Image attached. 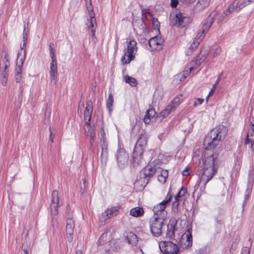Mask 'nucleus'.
<instances>
[{"label": "nucleus", "mask_w": 254, "mask_h": 254, "mask_svg": "<svg viewBox=\"0 0 254 254\" xmlns=\"http://www.w3.org/2000/svg\"><path fill=\"white\" fill-rule=\"evenodd\" d=\"M112 239V233L109 230L102 234L99 240V243L100 245H104L110 242Z\"/></svg>", "instance_id": "nucleus-22"}, {"label": "nucleus", "mask_w": 254, "mask_h": 254, "mask_svg": "<svg viewBox=\"0 0 254 254\" xmlns=\"http://www.w3.org/2000/svg\"><path fill=\"white\" fill-rule=\"evenodd\" d=\"M178 4V0H171L170 5L172 7H176Z\"/></svg>", "instance_id": "nucleus-47"}, {"label": "nucleus", "mask_w": 254, "mask_h": 254, "mask_svg": "<svg viewBox=\"0 0 254 254\" xmlns=\"http://www.w3.org/2000/svg\"><path fill=\"white\" fill-rule=\"evenodd\" d=\"M158 180L160 183L162 184H164L166 182V179L160 174L158 176Z\"/></svg>", "instance_id": "nucleus-46"}, {"label": "nucleus", "mask_w": 254, "mask_h": 254, "mask_svg": "<svg viewBox=\"0 0 254 254\" xmlns=\"http://www.w3.org/2000/svg\"><path fill=\"white\" fill-rule=\"evenodd\" d=\"M153 25L157 27L158 26L159 24V22H158V20L157 19H155L154 18H153Z\"/></svg>", "instance_id": "nucleus-53"}, {"label": "nucleus", "mask_w": 254, "mask_h": 254, "mask_svg": "<svg viewBox=\"0 0 254 254\" xmlns=\"http://www.w3.org/2000/svg\"><path fill=\"white\" fill-rule=\"evenodd\" d=\"M117 159L119 166L124 167L127 164L128 156L125 150L120 149L117 154Z\"/></svg>", "instance_id": "nucleus-12"}, {"label": "nucleus", "mask_w": 254, "mask_h": 254, "mask_svg": "<svg viewBox=\"0 0 254 254\" xmlns=\"http://www.w3.org/2000/svg\"><path fill=\"white\" fill-rule=\"evenodd\" d=\"M177 230L175 226L171 224L168 226V232L167 235L168 238L172 239L175 237V231Z\"/></svg>", "instance_id": "nucleus-31"}, {"label": "nucleus", "mask_w": 254, "mask_h": 254, "mask_svg": "<svg viewBox=\"0 0 254 254\" xmlns=\"http://www.w3.org/2000/svg\"><path fill=\"white\" fill-rule=\"evenodd\" d=\"M173 111H174L172 106L168 105L163 111L161 112L158 115H157V121H161L164 118L167 117L168 115Z\"/></svg>", "instance_id": "nucleus-21"}, {"label": "nucleus", "mask_w": 254, "mask_h": 254, "mask_svg": "<svg viewBox=\"0 0 254 254\" xmlns=\"http://www.w3.org/2000/svg\"><path fill=\"white\" fill-rule=\"evenodd\" d=\"M1 76H2V78L1 80L2 84L5 86L6 84L7 81L8 73L6 72H3V73H1Z\"/></svg>", "instance_id": "nucleus-42"}, {"label": "nucleus", "mask_w": 254, "mask_h": 254, "mask_svg": "<svg viewBox=\"0 0 254 254\" xmlns=\"http://www.w3.org/2000/svg\"><path fill=\"white\" fill-rule=\"evenodd\" d=\"M211 0H197L196 7L199 9H202L208 6Z\"/></svg>", "instance_id": "nucleus-29"}, {"label": "nucleus", "mask_w": 254, "mask_h": 254, "mask_svg": "<svg viewBox=\"0 0 254 254\" xmlns=\"http://www.w3.org/2000/svg\"><path fill=\"white\" fill-rule=\"evenodd\" d=\"M142 13H145L147 12V10L146 9H142Z\"/></svg>", "instance_id": "nucleus-61"}, {"label": "nucleus", "mask_w": 254, "mask_h": 254, "mask_svg": "<svg viewBox=\"0 0 254 254\" xmlns=\"http://www.w3.org/2000/svg\"><path fill=\"white\" fill-rule=\"evenodd\" d=\"M119 209L120 207L114 206L110 208L107 209V210L108 211L109 214L110 215V216L113 217L117 215L119 213Z\"/></svg>", "instance_id": "nucleus-34"}, {"label": "nucleus", "mask_w": 254, "mask_h": 254, "mask_svg": "<svg viewBox=\"0 0 254 254\" xmlns=\"http://www.w3.org/2000/svg\"><path fill=\"white\" fill-rule=\"evenodd\" d=\"M216 50L218 51V53H219L220 52V51H221V50L220 49H219V48H218Z\"/></svg>", "instance_id": "nucleus-63"}, {"label": "nucleus", "mask_w": 254, "mask_h": 254, "mask_svg": "<svg viewBox=\"0 0 254 254\" xmlns=\"http://www.w3.org/2000/svg\"><path fill=\"white\" fill-rule=\"evenodd\" d=\"M112 217L110 216V215L108 213V211L107 210H106L104 212H103L102 214L101 215V220L102 221H105L106 220H108V219L111 218Z\"/></svg>", "instance_id": "nucleus-41"}, {"label": "nucleus", "mask_w": 254, "mask_h": 254, "mask_svg": "<svg viewBox=\"0 0 254 254\" xmlns=\"http://www.w3.org/2000/svg\"><path fill=\"white\" fill-rule=\"evenodd\" d=\"M50 76L52 80H55L56 82V79L58 76L57 72V63L56 60H52L50 64Z\"/></svg>", "instance_id": "nucleus-20"}, {"label": "nucleus", "mask_w": 254, "mask_h": 254, "mask_svg": "<svg viewBox=\"0 0 254 254\" xmlns=\"http://www.w3.org/2000/svg\"><path fill=\"white\" fill-rule=\"evenodd\" d=\"M23 55H21L20 52L18 53L16 67L15 68V80L17 83H19L21 80V73L22 71V66L25 59V51H23Z\"/></svg>", "instance_id": "nucleus-9"}, {"label": "nucleus", "mask_w": 254, "mask_h": 254, "mask_svg": "<svg viewBox=\"0 0 254 254\" xmlns=\"http://www.w3.org/2000/svg\"><path fill=\"white\" fill-rule=\"evenodd\" d=\"M143 172L145 177L150 178L155 174L156 169L154 167L147 166L144 168Z\"/></svg>", "instance_id": "nucleus-26"}, {"label": "nucleus", "mask_w": 254, "mask_h": 254, "mask_svg": "<svg viewBox=\"0 0 254 254\" xmlns=\"http://www.w3.org/2000/svg\"><path fill=\"white\" fill-rule=\"evenodd\" d=\"M172 198V195L171 192H169L166 196L165 198L161 202L164 205L167 206L170 203V202Z\"/></svg>", "instance_id": "nucleus-37"}, {"label": "nucleus", "mask_w": 254, "mask_h": 254, "mask_svg": "<svg viewBox=\"0 0 254 254\" xmlns=\"http://www.w3.org/2000/svg\"><path fill=\"white\" fill-rule=\"evenodd\" d=\"M143 214V209L139 206L135 207L130 210V215L134 217H141Z\"/></svg>", "instance_id": "nucleus-24"}, {"label": "nucleus", "mask_w": 254, "mask_h": 254, "mask_svg": "<svg viewBox=\"0 0 254 254\" xmlns=\"http://www.w3.org/2000/svg\"><path fill=\"white\" fill-rule=\"evenodd\" d=\"M61 205L60 202L59 193L57 190H54L52 192V202L51 209L52 213L56 214L57 213L58 209L59 206Z\"/></svg>", "instance_id": "nucleus-14"}, {"label": "nucleus", "mask_w": 254, "mask_h": 254, "mask_svg": "<svg viewBox=\"0 0 254 254\" xmlns=\"http://www.w3.org/2000/svg\"><path fill=\"white\" fill-rule=\"evenodd\" d=\"M203 102V99L202 98H196L194 101V106H196L197 105L201 104Z\"/></svg>", "instance_id": "nucleus-44"}, {"label": "nucleus", "mask_w": 254, "mask_h": 254, "mask_svg": "<svg viewBox=\"0 0 254 254\" xmlns=\"http://www.w3.org/2000/svg\"><path fill=\"white\" fill-rule=\"evenodd\" d=\"M89 17L90 22L88 24H87V27L88 28L91 29L92 36H94L96 28L97 27L96 20L95 17V14H91V15H89Z\"/></svg>", "instance_id": "nucleus-23"}, {"label": "nucleus", "mask_w": 254, "mask_h": 254, "mask_svg": "<svg viewBox=\"0 0 254 254\" xmlns=\"http://www.w3.org/2000/svg\"><path fill=\"white\" fill-rule=\"evenodd\" d=\"M219 83V80L218 79L216 81V83L215 84H216V85Z\"/></svg>", "instance_id": "nucleus-64"}, {"label": "nucleus", "mask_w": 254, "mask_h": 254, "mask_svg": "<svg viewBox=\"0 0 254 254\" xmlns=\"http://www.w3.org/2000/svg\"><path fill=\"white\" fill-rule=\"evenodd\" d=\"M189 168L188 167H187L186 168V169L183 171V172H182L183 175L185 176H187L189 175L190 173L189 172Z\"/></svg>", "instance_id": "nucleus-50"}, {"label": "nucleus", "mask_w": 254, "mask_h": 254, "mask_svg": "<svg viewBox=\"0 0 254 254\" xmlns=\"http://www.w3.org/2000/svg\"><path fill=\"white\" fill-rule=\"evenodd\" d=\"M182 95H180V96L176 97L172 101L169 106H171L173 110L175 111L176 108L181 104L182 102Z\"/></svg>", "instance_id": "nucleus-27"}, {"label": "nucleus", "mask_w": 254, "mask_h": 254, "mask_svg": "<svg viewBox=\"0 0 254 254\" xmlns=\"http://www.w3.org/2000/svg\"><path fill=\"white\" fill-rule=\"evenodd\" d=\"M187 192V190L184 188H182L177 195L175 196V199H177V198H180L184 196Z\"/></svg>", "instance_id": "nucleus-39"}, {"label": "nucleus", "mask_w": 254, "mask_h": 254, "mask_svg": "<svg viewBox=\"0 0 254 254\" xmlns=\"http://www.w3.org/2000/svg\"><path fill=\"white\" fill-rule=\"evenodd\" d=\"M238 2H236V1H234L232 4H231L228 9L226 10L225 12L226 13V15H229L230 14V13L234 11H239L238 10Z\"/></svg>", "instance_id": "nucleus-28"}, {"label": "nucleus", "mask_w": 254, "mask_h": 254, "mask_svg": "<svg viewBox=\"0 0 254 254\" xmlns=\"http://www.w3.org/2000/svg\"><path fill=\"white\" fill-rule=\"evenodd\" d=\"M76 254H82V252L80 250H78L76 252Z\"/></svg>", "instance_id": "nucleus-59"}, {"label": "nucleus", "mask_w": 254, "mask_h": 254, "mask_svg": "<svg viewBox=\"0 0 254 254\" xmlns=\"http://www.w3.org/2000/svg\"><path fill=\"white\" fill-rule=\"evenodd\" d=\"M125 80L126 83L129 84L132 87H135L137 85V80L133 77L126 75L125 76Z\"/></svg>", "instance_id": "nucleus-33"}, {"label": "nucleus", "mask_w": 254, "mask_h": 254, "mask_svg": "<svg viewBox=\"0 0 254 254\" xmlns=\"http://www.w3.org/2000/svg\"><path fill=\"white\" fill-rule=\"evenodd\" d=\"M147 137L145 134H141L134 146L132 155L133 164L134 166L140 164L143 153V147L147 144Z\"/></svg>", "instance_id": "nucleus-3"}, {"label": "nucleus", "mask_w": 254, "mask_h": 254, "mask_svg": "<svg viewBox=\"0 0 254 254\" xmlns=\"http://www.w3.org/2000/svg\"><path fill=\"white\" fill-rule=\"evenodd\" d=\"M95 135V132L93 128H92L91 132H90V137L91 139L93 140L94 137Z\"/></svg>", "instance_id": "nucleus-51"}, {"label": "nucleus", "mask_w": 254, "mask_h": 254, "mask_svg": "<svg viewBox=\"0 0 254 254\" xmlns=\"http://www.w3.org/2000/svg\"><path fill=\"white\" fill-rule=\"evenodd\" d=\"M27 32H26V28H24V31H23V45L22 47H21V53L22 52V50L24 49V47H25V45L27 42Z\"/></svg>", "instance_id": "nucleus-40"}, {"label": "nucleus", "mask_w": 254, "mask_h": 254, "mask_svg": "<svg viewBox=\"0 0 254 254\" xmlns=\"http://www.w3.org/2000/svg\"><path fill=\"white\" fill-rule=\"evenodd\" d=\"M50 55L52 60H56L54 49H50Z\"/></svg>", "instance_id": "nucleus-48"}, {"label": "nucleus", "mask_w": 254, "mask_h": 254, "mask_svg": "<svg viewBox=\"0 0 254 254\" xmlns=\"http://www.w3.org/2000/svg\"><path fill=\"white\" fill-rule=\"evenodd\" d=\"M184 3L190 4L196 2L197 0H181Z\"/></svg>", "instance_id": "nucleus-49"}, {"label": "nucleus", "mask_w": 254, "mask_h": 254, "mask_svg": "<svg viewBox=\"0 0 254 254\" xmlns=\"http://www.w3.org/2000/svg\"><path fill=\"white\" fill-rule=\"evenodd\" d=\"M114 102V97L113 94L111 93L109 95L108 98L106 102V106L109 110V113H111L113 110Z\"/></svg>", "instance_id": "nucleus-32"}, {"label": "nucleus", "mask_w": 254, "mask_h": 254, "mask_svg": "<svg viewBox=\"0 0 254 254\" xmlns=\"http://www.w3.org/2000/svg\"><path fill=\"white\" fill-rule=\"evenodd\" d=\"M204 59L199 58V56H197L195 59H193L185 68L183 73L177 75L180 78V80L183 81L190 74V72L193 70L197 68L201 64Z\"/></svg>", "instance_id": "nucleus-6"}, {"label": "nucleus", "mask_w": 254, "mask_h": 254, "mask_svg": "<svg viewBox=\"0 0 254 254\" xmlns=\"http://www.w3.org/2000/svg\"><path fill=\"white\" fill-rule=\"evenodd\" d=\"M156 112L155 109L152 107L149 106V109L146 113V115L144 118V122L146 124H148L151 121L157 120V116H156Z\"/></svg>", "instance_id": "nucleus-18"}, {"label": "nucleus", "mask_w": 254, "mask_h": 254, "mask_svg": "<svg viewBox=\"0 0 254 254\" xmlns=\"http://www.w3.org/2000/svg\"><path fill=\"white\" fill-rule=\"evenodd\" d=\"M127 240L128 243L132 245H135L138 242L137 236L133 233H130L127 235Z\"/></svg>", "instance_id": "nucleus-30"}, {"label": "nucleus", "mask_w": 254, "mask_h": 254, "mask_svg": "<svg viewBox=\"0 0 254 254\" xmlns=\"http://www.w3.org/2000/svg\"><path fill=\"white\" fill-rule=\"evenodd\" d=\"M159 246L161 252L165 254H178L179 251L177 245L171 242H161Z\"/></svg>", "instance_id": "nucleus-8"}, {"label": "nucleus", "mask_w": 254, "mask_h": 254, "mask_svg": "<svg viewBox=\"0 0 254 254\" xmlns=\"http://www.w3.org/2000/svg\"><path fill=\"white\" fill-rule=\"evenodd\" d=\"M200 166L202 169L198 171L199 184H202L205 187L206 184L213 178L217 173L218 169V160L213 154L208 155L205 153L201 158Z\"/></svg>", "instance_id": "nucleus-1"}, {"label": "nucleus", "mask_w": 254, "mask_h": 254, "mask_svg": "<svg viewBox=\"0 0 254 254\" xmlns=\"http://www.w3.org/2000/svg\"><path fill=\"white\" fill-rule=\"evenodd\" d=\"M137 51V43L134 40H131L127 43L126 50L121 58V61L124 64H129L135 58Z\"/></svg>", "instance_id": "nucleus-4"}, {"label": "nucleus", "mask_w": 254, "mask_h": 254, "mask_svg": "<svg viewBox=\"0 0 254 254\" xmlns=\"http://www.w3.org/2000/svg\"><path fill=\"white\" fill-rule=\"evenodd\" d=\"M165 219L153 216L149 220L150 230L154 237H159L162 234V230Z\"/></svg>", "instance_id": "nucleus-5"}, {"label": "nucleus", "mask_w": 254, "mask_h": 254, "mask_svg": "<svg viewBox=\"0 0 254 254\" xmlns=\"http://www.w3.org/2000/svg\"><path fill=\"white\" fill-rule=\"evenodd\" d=\"M93 112L92 102L89 100L86 102V108L84 111V119L85 121V124L87 127L90 126V122Z\"/></svg>", "instance_id": "nucleus-15"}, {"label": "nucleus", "mask_w": 254, "mask_h": 254, "mask_svg": "<svg viewBox=\"0 0 254 254\" xmlns=\"http://www.w3.org/2000/svg\"><path fill=\"white\" fill-rule=\"evenodd\" d=\"M166 207V206L161 202L155 205L153 208V216H157L159 218L166 219L167 213L165 210Z\"/></svg>", "instance_id": "nucleus-13"}, {"label": "nucleus", "mask_w": 254, "mask_h": 254, "mask_svg": "<svg viewBox=\"0 0 254 254\" xmlns=\"http://www.w3.org/2000/svg\"><path fill=\"white\" fill-rule=\"evenodd\" d=\"M10 65L9 58L7 53L4 54L3 57H2L0 60V69L1 73L6 72L8 73V69Z\"/></svg>", "instance_id": "nucleus-17"}, {"label": "nucleus", "mask_w": 254, "mask_h": 254, "mask_svg": "<svg viewBox=\"0 0 254 254\" xmlns=\"http://www.w3.org/2000/svg\"><path fill=\"white\" fill-rule=\"evenodd\" d=\"M164 40L160 37H154L148 41L151 50H160L162 48Z\"/></svg>", "instance_id": "nucleus-11"}, {"label": "nucleus", "mask_w": 254, "mask_h": 254, "mask_svg": "<svg viewBox=\"0 0 254 254\" xmlns=\"http://www.w3.org/2000/svg\"><path fill=\"white\" fill-rule=\"evenodd\" d=\"M227 16L228 15H226L225 12H224L221 15L219 16L218 18L217 19V23H220V22H222Z\"/></svg>", "instance_id": "nucleus-43"}, {"label": "nucleus", "mask_w": 254, "mask_h": 254, "mask_svg": "<svg viewBox=\"0 0 254 254\" xmlns=\"http://www.w3.org/2000/svg\"><path fill=\"white\" fill-rule=\"evenodd\" d=\"M53 138H54V137L52 136V133L51 132V134H50V139L51 141V142L53 141Z\"/></svg>", "instance_id": "nucleus-58"}, {"label": "nucleus", "mask_w": 254, "mask_h": 254, "mask_svg": "<svg viewBox=\"0 0 254 254\" xmlns=\"http://www.w3.org/2000/svg\"><path fill=\"white\" fill-rule=\"evenodd\" d=\"M179 198H177V199H175V200L173 202V205L174 207H178L179 205Z\"/></svg>", "instance_id": "nucleus-54"}, {"label": "nucleus", "mask_w": 254, "mask_h": 254, "mask_svg": "<svg viewBox=\"0 0 254 254\" xmlns=\"http://www.w3.org/2000/svg\"><path fill=\"white\" fill-rule=\"evenodd\" d=\"M54 43H50L49 44V47L50 49H54Z\"/></svg>", "instance_id": "nucleus-57"}, {"label": "nucleus", "mask_w": 254, "mask_h": 254, "mask_svg": "<svg viewBox=\"0 0 254 254\" xmlns=\"http://www.w3.org/2000/svg\"><path fill=\"white\" fill-rule=\"evenodd\" d=\"M108 159V148L106 143L103 142L102 145V152L101 154V160L102 163H106Z\"/></svg>", "instance_id": "nucleus-25"}, {"label": "nucleus", "mask_w": 254, "mask_h": 254, "mask_svg": "<svg viewBox=\"0 0 254 254\" xmlns=\"http://www.w3.org/2000/svg\"><path fill=\"white\" fill-rule=\"evenodd\" d=\"M254 133V122H251L250 124V127L248 130V132L246 136H248V138H249V136H253Z\"/></svg>", "instance_id": "nucleus-38"}, {"label": "nucleus", "mask_w": 254, "mask_h": 254, "mask_svg": "<svg viewBox=\"0 0 254 254\" xmlns=\"http://www.w3.org/2000/svg\"><path fill=\"white\" fill-rule=\"evenodd\" d=\"M249 253L250 251L247 248H245L242 252V254H249Z\"/></svg>", "instance_id": "nucleus-55"}, {"label": "nucleus", "mask_w": 254, "mask_h": 254, "mask_svg": "<svg viewBox=\"0 0 254 254\" xmlns=\"http://www.w3.org/2000/svg\"><path fill=\"white\" fill-rule=\"evenodd\" d=\"M74 229V221L71 218H68L66 220V233L67 240L71 242L73 239L72 234Z\"/></svg>", "instance_id": "nucleus-16"}, {"label": "nucleus", "mask_w": 254, "mask_h": 254, "mask_svg": "<svg viewBox=\"0 0 254 254\" xmlns=\"http://www.w3.org/2000/svg\"><path fill=\"white\" fill-rule=\"evenodd\" d=\"M245 145L250 144V147L253 152H254V140L248 138V136L246 137L244 142Z\"/></svg>", "instance_id": "nucleus-36"}, {"label": "nucleus", "mask_w": 254, "mask_h": 254, "mask_svg": "<svg viewBox=\"0 0 254 254\" xmlns=\"http://www.w3.org/2000/svg\"><path fill=\"white\" fill-rule=\"evenodd\" d=\"M214 91H215V90L214 89H211V90H210V91L209 92V94L208 95V97H209L211 95L213 94V93L214 92Z\"/></svg>", "instance_id": "nucleus-56"}, {"label": "nucleus", "mask_w": 254, "mask_h": 254, "mask_svg": "<svg viewBox=\"0 0 254 254\" xmlns=\"http://www.w3.org/2000/svg\"><path fill=\"white\" fill-rule=\"evenodd\" d=\"M190 21V19L189 17L183 16L182 13L178 12L174 17L170 19V24L172 26L185 27L189 24Z\"/></svg>", "instance_id": "nucleus-7"}, {"label": "nucleus", "mask_w": 254, "mask_h": 254, "mask_svg": "<svg viewBox=\"0 0 254 254\" xmlns=\"http://www.w3.org/2000/svg\"><path fill=\"white\" fill-rule=\"evenodd\" d=\"M185 240L186 242L184 243V245L186 247H189L192 245V235L191 229H189L182 236V243Z\"/></svg>", "instance_id": "nucleus-19"}, {"label": "nucleus", "mask_w": 254, "mask_h": 254, "mask_svg": "<svg viewBox=\"0 0 254 254\" xmlns=\"http://www.w3.org/2000/svg\"><path fill=\"white\" fill-rule=\"evenodd\" d=\"M216 84H214L213 85V87H212V89H214V90H215V88L216 87Z\"/></svg>", "instance_id": "nucleus-62"}, {"label": "nucleus", "mask_w": 254, "mask_h": 254, "mask_svg": "<svg viewBox=\"0 0 254 254\" xmlns=\"http://www.w3.org/2000/svg\"><path fill=\"white\" fill-rule=\"evenodd\" d=\"M247 5H248V3H247V0H245L242 2V3H240L238 5V10H240V9L243 8Z\"/></svg>", "instance_id": "nucleus-45"}, {"label": "nucleus", "mask_w": 254, "mask_h": 254, "mask_svg": "<svg viewBox=\"0 0 254 254\" xmlns=\"http://www.w3.org/2000/svg\"><path fill=\"white\" fill-rule=\"evenodd\" d=\"M160 175H162V176H163V177H164L166 179H167V177H168V172H167L166 170H165V171H163L161 172V174H160Z\"/></svg>", "instance_id": "nucleus-52"}, {"label": "nucleus", "mask_w": 254, "mask_h": 254, "mask_svg": "<svg viewBox=\"0 0 254 254\" xmlns=\"http://www.w3.org/2000/svg\"><path fill=\"white\" fill-rule=\"evenodd\" d=\"M24 254H28V251L27 250H24Z\"/></svg>", "instance_id": "nucleus-60"}, {"label": "nucleus", "mask_w": 254, "mask_h": 254, "mask_svg": "<svg viewBox=\"0 0 254 254\" xmlns=\"http://www.w3.org/2000/svg\"><path fill=\"white\" fill-rule=\"evenodd\" d=\"M216 15V12L213 11L212 12L210 15L208 17V18L206 20V22L204 24L203 26V30L201 33H198L196 36V39L197 40H201L204 36V31L205 30L207 31L208 28L211 26V25L212 23V20L215 18V16Z\"/></svg>", "instance_id": "nucleus-10"}, {"label": "nucleus", "mask_w": 254, "mask_h": 254, "mask_svg": "<svg viewBox=\"0 0 254 254\" xmlns=\"http://www.w3.org/2000/svg\"><path fill=\"white\" fill-rule=\"evenodd\" d=\"M228 129L223 125H219L211 129L205 136L203 145L207 150H213L226 136Z\"/></svg>", "instance_id": "nucleus-2"}, {"label": "nucleus", "mask_w": 254, "mask_h": 254, "mask_svg": "<svg viewBox=\"0 0 254 254\" xmlns=\"http://www.w3.org/2000/svg\"><path fill=\"white\" fill-rule=\"evenodd\" d=\"M85 0L86 1V6L89 13V15H91V14H95L93 11V7L92 6L91 0Z\"/></svg>", "instance_id": "nucleus-35"}]
</instances>
